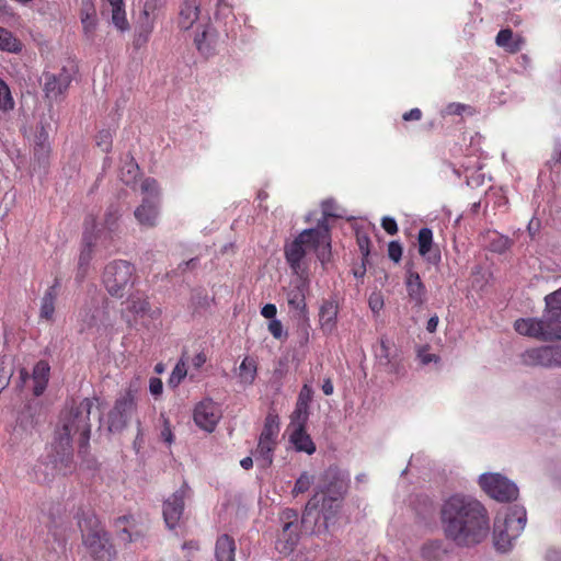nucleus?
<instances>
[{
	"label": "nucleus",
	"mask_w": 561,
	"mask_h": 561,
	"mask_svg": "<svg viewBox=\"0 0 561 561\" xmlns=\"http://www.w3.org/2000/svg\"><path fill=\"white\" fill-rule=\"evenodd\" d=\"M439 516L445 536L457 546L471 547L488 537L490 526L486 510L471 496H449L443 502Z\"/></svg>",
	"instance_id": "f257e3e1"
},
{
	"label": "nucleus",
	"mask_w": 561,
	"mask_h": 561,
	"mask_svg": "<svg viewBox=\"0 0 561 561\" xmlns=\"http://www.w3.org/2000/svg\"><path fill=\"white\" fill-rule=\"evenodd\" d=\"M92 408L93 400L84 398L80 401L71 400L61 411L50 455L53 468L57 473L66 476L73 469L72 437L75 435H79L80 450H85L89 446Z\"/></svg>",
	"instance_id": "f03ea898"
},
{
	"label": "nucleus",
	"mask_w": 561,
	"mask_h": 561,
	"mask_svg": "<svg viewBox=\"0 0 561 561\" xmlns=\"http://www.w3.org/2000/svg\"><path fill=\"white\" fill-rule=\"evenodd\" d=\"M309 251H314L322 264L330 260L331 233L325 220L319 221L316 228L305 229L285 244V259L295 275H308L304 260Z\"/></svg>",
	"instance_id": "7ed1b4c3"
},
{
	"label": "nucleus",
	"mask_w": 561,
	"mask_h": 561,
	"mask_svg": "<svg viewBox=\"0 0 561 561\" xmlns=\"http://www.w3.org/2000/svg\"><path fill=\"white\" fill-rule=\"evenodd\" d=\"M546 309L541 319H518L517 333L540 341H561V287L545 297Z\"/></svg>",
	"instance_id": "20e7f679"
},
{
	"label": "nucleus",
	"mask_w": 561,
	"mask_h": 561,
	"mask_svg": "<svg viewBox=\"0 0 561 561\" xmlns=\"http://www.w3.org/2000/svg\"><path fill=\"white\" fill-rule=\"evenodd\" d=\"M79 526L82 543L94 561H113L116 558L111 536L96 517H88Z\"/></svg>",
	"instance_id": "39448f33"
},
{
	"label": "nucleus",
	"mask_w": 561,
	"mask_h": 561,
	"mask_svg": "<svg viewBox=\"0 0 561 561\" xmlns=\"http://www.w3.org/2000/svg\"><path fill=\"white\" fill-rule=\"evenodd\" d=\"M138 279L136 267L126 260H113L102 273V282L107 293L115 298L125 297Z\"/></svg>",
	"instance_id": "423d86ee"
},
{
	"label": "nucleus",
	"mask_w": 561,
	"mask_h": 561,
	"mask_svg": "<svg viewBox=\"0 0 561 561\" xmlns=\"http://www.w3.org/2000/svg\"><path fill=\"white\" fill-rule=\"evenodd\" d=\"M526 511L524 507L514 506L508 510L503 520L494 523V546L499 551H507L523 533L526 525Z\"/></svg>",
	"instance_id": "0eeeda50"
},
{
	"label": "nucleus",
	"mask_w": 561,
	"mask_h": 561,
	"mask_svg": "<svg viewBox=\"0 0 561 561\" xmlns=\"http://www.w3.org/2000/svg\"><path fill=\"white\" fill-rule=\"evenodd\" d=\"M137 391V387L130 383L125 392L116 399L108 413V430L111 432H121L127 426L136 411Z\"/></svg>",
	"instance_id": "6e6552de"
},
{
	"label": "nucleus",
	"mask_w": 561,
	"mask_h": 561,
	"mask_svg": "<svg viewBox=\"0 0 561 561\" xmlns=\"http://www.w3.org/2000/svg\"><path fill=\"white\" fill-rule=\"evenodd\" d=\"M482 490L499 502H511L517 499L518 489L500 473H484L479 479Z\"/></svg>",
	"instance_id": "1a4fd4ad"
},
{
	"label": "nucleus",
	"mask_w": 561,
	"mask_h": 561,
	"mask_svg": "<svg viewBox=\"0 0 561 561\" xmlns=\"http://www.w3.org/2000/svg\"><path fill=\"white\" fill-rule=\"evenodd\" d=\"M114 529L117 538L124 543L144 545L148 526L134 515H123L115 519Z\"/></svg>",
	"instance_id": "9d476101"
},
{
	"label": "nucleus",
	"mask_w": 561,
	"mask_h": 561,
	"mask_svg": "<svg viewBox=\"0 0 561 561\" xmlns=\"http://www.w3.org/2000/svg\"><path fill=\"white\" fill-rule=\"evenodd\" d=\"M121 216L119 206L111 205L105 211L101 227L96 222V228L92 230V236L95 240H100L104 250H108L114 241L113 234L118 230Z\"/></svg>",
	"instance_id": "9b49d317"
},
{
	"label": "nucleus",
	"mask_w": 561,
	"mask_h": 561,
	"mask_svg": "<svg viewBox=\"0 0 561 561\" xmlns=\"http://www.w3.org/2000/svg\"><path fill=\"white\" fill-rule=\"evenodd\" d=\"M309 290L308 275H296L286 290V299L290 310L297 312L300 318H307L308 309L306 295Z\"/></svg>",
	"instance_id": "f8f14e48"
},
{
	"label": "nucleus",
	"mask_w": 561,
	"mask_h": 561,
	"mask_svg": "<svg viewBox=\"0 0 561 561\" xmlns=\"http://www.w3.org/2000/svg\"><path fill=\"white\" fill-rule=\"evenodd\" d=\"M342 500L343 497L318 490L307 502L302 518L305 519L313 512L321 510L324 515V519L328 520L337 514Z\"/></svg>",
	"instance_id": "ddd939ff"
},
{
	"label": "nucleus",
	"mask_w": 561,
	"mask_h": 561,
	"mask_svg": "<svg viewBox=\"0 0 561 561\" xmlns=\"http://www.w3.org/2000/svg\"><path fill=\"white\" fill-rule=\"evenodd\" d=\"M319 490L328 494L344 497L350 486V474L337 466H330L322 474Z\"/></svg>",
	"instance_id": "4468645a"
},
{
	"label": "nucleus",
	"mask_w": 561,
	"mask_h": 561,
	"mask_svg": "<svg viewBox=\"0 0 561 561\" xmlns=\"http://www.w3.org/2000/svg\"><path fill=\"white\" fill-rule=\"evenodd\" d=\"M188 486L184 483L179 490L171 494L163 503V518L170 529H174L184 512V500Z\"/></svg>",
	"instance_id": "2eb2a0df"
},
{
	"label": "nucleus",
	"mask_w": 561,
	"mask_h": 561,
	"mask_svg": "<svg viewBox=\"0 0 561 561\" xmlns=\"http://www.w3.org/2000/svg\"><path fill=\"white\" fill-rule=\"evenodd\" d=\"M193 417L199 428L210 433L218 424L221 413L211 399H205L196 404Z\"/></svg>",
	"instance_id": "dca6fc26"
},
{
	"label": "nucleus",
	"mask_w": 561,
	"mask_h": 561,
	"mask_svg": "<svg viewBox=\"0 0 561 561\" xmlns=\"http://www.w3.org/2000/svg\"><path fill=\"white\" fill-rule=\"evenodd\" d=\"M71 82V76L62 68L59 73H45L44 92L45 96L55 101L64 95Z\"/></svg>",
	"instance_id": "f3484780"
},
{
	"label": "nucleus",
	"mask_w": 561,
	"mask_h": 561,
	"mask_svg": "<svg viewBox=\"0 0 561 561\" xmlns=\"http://www.w3.org/2000/svg\"><path fill=\"white\" fill-rule=\"evenodd\" d=\"M159 213V201L145 197L141 204L136 207L134 216L141 227L154 228L158 225Z\"/></svg>",
	"instance_id": "a211bd4d"
},
{
	"label": "nucleus",
	"mask_w": 561,
	"mask_h": 561,
	"mask_svg": "<svg viewBox=\"0 0 561 561\" xmlns=\"http://www.w3.org/2000/svg\"><path fill=\"white\" fill-rule=\"evenodd\" d=\"M404 285L409 299L417 307L426 301V287L417 272L408 268L405 272Z\"/></svg>",
	"instance_id": "6ab92c4d"
},
{
	"label": "nucleus",
	"mask_w": 561,
	"mask_h": 561,
	"mask_svg": "<svg viewBox=\"0 0 561 561\" xmlns=\"http://www.w3.org/2000/svg\"><path fill=\"white\" fill-rule=\"evenodd\" d=\"M434 248V237L431 228L423 227L417 233V249L419 254L424 257L428 263L436 264L440 261V252Z\"/></svg>",
	"instance_id": "aec40b11"
},
{
	"label": "nucleus",
	"mask_w": 561,
	"mask_h": 561,
	"mask_svg": "<svg viewBox=\"0 0 561 561\" xmlns=\"http://www.w3.org/2000/svg\"><path fill=\"white\" fill-rule=\"evenodd\" d=\"M339 305L333 299L323 300L319 309V324L321 331L329 335L336 329Z\"/></svg>",
	"instance_id": "412c9836"
},
{
	"label": "nucleus",
	"mask_w": 561,
	"mask_h": 561,
	"mask_svg": "<svg viewBox=\"0 0 561 561\" xmlns=\"http://www.w3.org/2000/svg\"><path fill=\"white\" fill-rule=\"evenodd\" d=\"M201 0H183L180 5L178 26L183 31L193 27L201 14Z\"/></svg>",
	"instance_id": "4be33fe9"
},
{
	"label": "nucleus",
	"mask_w": 561,
	"mask_h": 561,
	"mask_svg": "<svg viewBox=\"0 0 561 561\" xmlns=\"http://www.w3.org/2000/svg\"><path fill=\"white\" fill-rule=\"evenodd\" d=\"M84 232H83V241L84 249L82 250L79 257V265H88L92 259L93 248L101 245L100 240H95L92 236V230L96 228V217L94 215H88L84 219Z\"/></svg>",
	"instance_id": "5701e85b"
},
{
	"label": "nucleus",
	"mask_w": 561,
	"mask_h": 561,
	"mask_svg": "<svg viewBox=\"0 0 561 561\" xmlns=\"http://www.w3.org/2000/svg\"><path fill=\"white\" fill-rule=\"evenodd\" d=\"M551 346L534 347L525 351L522 355L523 363L527 366H541L552 368Z\"/></svg>",
	"instance_id": "b1692460"
},
{
	"label": "nucleus",
	"mask_w": 561,
	"mask_h": 561,
	"mask_svg": "<svg viewBox=\"0 0 561 561\" xmlns=\"http://www.w3.org/2000/svg\"><path fill=\"white\" fill-rule=\"evenodd\" d=\"M313 399V389L305 383L298 394L296 408L293 413V422L307 423L309 416V407Z\"/></svg>",
	"instance_id": "393cba45"
},
{
	"label": "nucleus",
	"mask_w": 561,
	"mask_h": 561,
	"mask_svg": "<svg viewBox=\"0 0 561 561\" xmlns=\"http://www.w3.org/2000/svg\"><path fill=\"white\" fill-rule=\"evenodd\" d=\"M60 286V282L58 278H55L54 284L45 291L39 308V318L47 322L54 321L55 314V306L58 295V288Z\"/></svg>",
	"instance_id": "a878e982"
},
{
	"label": "nucleus",
	"mask_w": 561,
	"mask_h": 561,
	"mask_svg": "<svg viewBox=\"0 0 561 561\" xmlns=\"http://www.w3.org/2000/svg\"><path fill=\"white\" fill-rule=\"evenodd\" d=\"M126 310L135 317L148 316L151 319H157L160 316V310H152L148 298L139 295L128 297Z\"/></svg>",
	"instance_id": "bb28decb"
},
{
	"label": "nucleus",
	"mask_w": 561,
	"mask_h": 561,
	"mask_svg": "<svg viewBox=\"0 0 561 561\" xmlns=\"http://www.w3.org/2000/svg\"><path fill=\"white\" fill-rule=\"evenodd\" d=\"M495 44L510 54H517L525 45V39L520 35H514L511 28H503L496 35Z\"/></svg>",
	"instance_id": "cd10ccee"
},
{
	"label": "nucleus",
	"mask_w": 561,
	"mask_h": 561,
	"mask_svg": "<svg viewBox=\"0 0 561 561\" xmlns=\"http://www.w3.org/2000/svg\"><path fill=\"white\" fill-rule=\"evenodd\" d=\"M295 423L297 426L290 435V442L298 451H305L308 455H312L316 451V445L305 430L306 423Z\"/></svg>",
	"instance_id": "c85d7f7f"
},
{
	"label": "nucleus",
	"mask_w": 561,
	"mask_h": 561,
	"mask_svg": "<svg viewBox=\"0 0 561 561\" xmlns=\"http://www.w3.org/2000/svg\"><path fill=\"white\" fill-rule=\"evenodd\" d=\"M50 374V366L46 360H39L35 364L33 368V381L34 389L33 392L35 396H41L45 391Z\"/></svg>",
	"instance_id": "c756f323"
},
{
	"label": "nucleus",
	"mask_w": 561,
	"mask_h": 561,
	"mask_svg": "<svg viewBox=\"0 0 561 561\" xmlns=\"http://www.w3.org/2000/svg\"><path fill=\"white\" fill-rule=\"evenodd\" d=\"M276 445V443L259 439L256 449L252 455L260 468L267 469L272 466Z\"/></svg>",
	"instance_id": "7c9ffc66"
},
{
	"label": "nucleus",
	"mask_w": 561,
	"mask_h": 561,
	"mask_svg": "<svg viewBox=\"0 0 561 561\" xmlns=\"http://www.w3.org/2000/svg\"><path fill=\"white\" fill-rule=\"evenodd\" d=\"M421 561H448V551L442 541L426 542L421 549Z\"/></svg>",
	"instance_id": "2f4dec72"
},
{
	"label": "nucleus",
	"mask_w": 561,
	"mask_h": 561,
	"mask_svg": "<svg viewBox=\"0 0 561 561\" xmlns=\"http://www.w3.org/2000/svg\"><path fill=\"white\" fill-rule=\"evenodd\" d=\"M236 543L231 536L225 534L218 537L215 547L217 561H234Z\"/></svg>",
	"instance_id": "473e14b6"
},
{
	"label": "nucleus",
	"mask_w": 561,
	"mask_h": 561,
	"mask_svg": "<svg viewBox=\"0 0 561 561\" xmlns=\"http://www.w3.org/2000/svg\"><path fill=\"white\" fill-rule=\"evenodd\" d=\"M165 2L167 0H144L138 20L156 24L159 11L164 8Z\"/></svg>",
	"instance_id": "72a5a7b5"
},
{
	"label": "nucleus",
	"mask_w": 561,
	"mask_h": 561,
	"mask_svg": "<svg viewBox=\"0 0 561 561\" xmlns=\"http://www.w3.org/2000/svg\"><path fill=\"white\" fill-rule=\"evenodd\" d=\"M156 24L138 20L133 45L136 49H140L147 45L154 30Z\"/></svg>",
	"instance_id": "f704fd0d"
},
{
	"label": "nucleus",
	"mask_w": 561,
	"mask_h": 561,
	"mask_svg": "<svg viewBox=\"0 0 561 561\" xmlns=\"http://www.w3.org/2000/svg\"><path fill=\"white\" fill-rule=\"evenodd\" d=\"M22 43L12 32L0 26V50L19 54L22 50Z\"/></svg>",
	"instance_id": "c9c22d12"
},
{
	"label": "nucleus",
	"mask_w": 561,
	"mask_h": 561,
	"mask_svg": "<svg viewBox=\"0 0 561 561\" xmlns=\"http://www.w3.org/2000/svg\"><path fill=\"white\" fill-rule=\"evenodd\" d=\"M279 433V424L277 416L268 414L265 419L263 430L259 439L267 440L277 444V436Z\"/></svg>",
	"instance_id": "e433bc0d"
},
{
	"label": "nucleus",
	"mask_w": 561,
	"mask_h": 561,
	"mask_svg": "<svg viewBox=\"0 0 561 561\" xmlns=\"http://www.w3.org/2000/svg\"><path fill=\"white\" fill-rule=\"evenodd\" d=\"M257 366L253 358L245 357L239 367V378L244 385H252L256 377Z\"/></svg>",
	"instance_id": "4c0bfd02"
},
{
	"label": "nucleus",
	"mask_w": 561,
	"mask_h": 561,
	"mask_svg": "<svg viewBox=\"0 0 561 561\" xmlns=\"http://www.w3.org/2000/svg\"><path fill=\"white\" fill-rule=\"evenodd\" d=\"M82 26V34L87 42L93 43L96 37V31L99 26V18L96 15H92L89 18L80 19Z\"/></svg>",
	"instance_id": "58836bf2"
},
{
	"label": "nucleus",
	"mask_w": 561,
	"mask_h": 561,
	"mask_svg": "<svg viewBox=\"0 0 561 561\" xmlns=\"http://www.w3.org/2000/svg\"><path fill=\"white\" fill-rule=\"evenodd\" d=\"M313 482L314 476L307 471H304L296 480L295 485L291 490V495L296 497L299 494L306 493Z\"/></svg>",
	"instance_id": "ea45409f"
},
{
	"label": "nucleus",
	"mask_w": 561,
	"mask_h": 561,
	"mask_svg": "<svg viewBox=\"0 0 561 561\" xmlns=\"http://www.w3.org/2000/svg\"><path fill=\"white\" fill-rule=\"evenodd\" d=\"M194 44L197 50L204 56L213 54V46L208 42V30L205 26L201 33H197L194 38Z\"/></svg>",
	"instance_id": "a19ab883"
},
{
	"label": "nucleus",
	"mask_w": 561,
	"mask_h": 561,
	"mask_svg": "<svg viewBox=\"0 0 561 561\" xmlns=\"http://www.w3.org/2000/svg\"><path fill=\"white\" fill-rule=\"evenodd\" d=\"M100 310L99 309H95V310H91V309H85L83 311H81L79 313V317L82 321V324H81V328H80V332H84V331H88V330H91L93 328H95L98 325V322H96V319H98V316L96 313H99Z\"/></svg>",
	"instance_id": "79ce46f5"
},
{
	"label": "nucleus",
	"mask_w": 561,
	"mask_h": 561,
	"mask_svg": "<svg viewBox=\"0 0 561 561\" xmlns=\"http://www.w3.org/2000/svg\"><path fill=\"white\" fill-rule=\"evenodd\" d=\"M14 107V101L7 83L0 79V111L7 112Z\"/></svg>",
	"instance_id": "37998d69"
},
{
	"label": "nucleus",
	"mask_w": 561,
	"mask_h": 561,
	"mask_svg": "<svg viewBox=\"0 0 561 561\" xmlns=\"http://www.w3.org/2000/svg\"><path fill=\"white\" fill-rule=\"evenodd\" d=\"M112 22L115 25V27L121 32L129 30V23L126 18L124 7L112 10Z\"/></svg>",
	"instance_id": "c03bdc74"
},
{
	"label": "nucleus",
	"mask_w": 561,
	"mask_h": 561,
	"mask_svg": "<svg viewBox=\"0 0 561 561\" xmlns=\"http://www.w3.org/2000/svg\"><path fill=\"white\" fill-rule=\"evenodd\" d=\"M510 238L495 233L494 238L490 242V250L496 253H504L511 247Z\"/></svg>",
	"instance_id": "a18cd8bd"
},
{
	"label": "nucleus",
	"mask_w": 561,
	"mask_h": 561,
	"mask_svg": "<svg viewBox=\"0 0 561 561\" xmlns=\"http://www.w3.org/2000/svg\"><path fill=\"white\" fill-rule=\"evenodd\" d=\"M187 369L185 363L181 359L172 370V374L169 378V385L176 387L181 383V381L186 377Z\"/></svg>",
	"instance_id": "49530a36"
},
{
	"label": "nucleus",
	"mask_w": 561,
	"mask_h": 561,
	"mask_svg": "<svg viewBox=\"0 0 561 561\" xmlns=\"http://www.w3.org/2000/svg\"><path fill=\"white\" fill-rule=\"evenodd\" d=\"M280 519L284 522L283 533L286 534L293 524L298 519V513L296 510L286 508L280 514Z\"/></svg>",
	"instance_id": "de8ad7c7"
},
{
	"label": "nucleus",
	"mask_w": 561,
	"mask_h": 561,
	"mask_svg": "<svg viewBox=\"0 0 561 561\" xmlns=\"http://www.w3.org/2000/svg\"><path fill=\"white\" fill-rule=\"evenodd\" d=\"M95 0H80L79 18L96 15Z\"/></svg>",
	"instance_id": "09e8293b"
},
{
	"label": "nucleus",
	"mask_w": 561,
	"mask_h": 561,
	"mask_svg": "<svg viewBox=\"0 0 561 561\" xmlns=\"http://www.w3.org/2000/svg\"><path fill=\"white\" fill-rule=\"evenodd\" d=\"M96 145L102 148L104 152H108L112 147V134L107 129H103L96 135Z\"/></svg>",
	"instance_id": "8fccbe9b"
},
{
	"label": "nucleus",
	"mask_w": 561,
	"mask_h": 561,
	"mask_svg": "<svg viewBox=\"0 0 561 561\" xmlns=\"http://www.w3.org/2000/svg\"><path fill=\"white\" fill-rule=\"evenodd\" d=\"M141 191L148 193L153 199L159 201V187L158 182L154 179H146L141 183Z\"/></svg>",
	"instance_id": "3c124183"
},
{
	"label": "nucleus",
	"mask_w": 561,
	"mask_h": 561,
	"mask_svg": "<svg viewBox=\"0 0 561 561\" xmlns=\"http://www.w3.org/2000/svg\"><path fill=\"white\" fill-rule=\"evenodd\" d=\"M402 252H403V249L399 241H390L389 242V244H388L389 259H391L393 262L398 263V262H400V260L402 257Z\"/></svg>",
	"instance_id": "603ef678"
},
{
	"label": "nucleus",
	"mask_w": 561,
	"mask_h": 561,
	"mask_svg": "<svg viewBox=\"0 0 561 561\" xmlns=\"http://www.w3.org/2000/svg\"><path fill=\"white\" fill-rule=\"evenodd\" d=\"M268 331L273 335V337H275L277 340L286 337V334L284 333V330H283V324L277 319L271 320V322L268 323Z\"/></svg>",
	"instance_id": "864d4df0"
},
{
	"label": "nucleus",
	"mask_w": 561,
	"mask_h": 561,
	"mask_svg": "<svg viewBox=\"0 0 561 561\" xmlns=\"http://www.w3.org/2000/svg\"><path fill=\"white\" fill-rule=\"evenodd\" d=\"M381 227L390 236L396 234L399 230L397 221L392 217H383L381 220Z\"/></svg>",
	"instance_id": "5fc2aeb1"
},
{
	"label": "nucleus",
	"mask_w": 561,
	"mask_h": 561,
	"mask_svg": "<svg viewBox=\"0 0 561 561\" xmlns=\"http://www.w3.org/2000/svg\"><path fill=\"white\" fill-rule=\"evenodd\" d=\"M49 153V145L45 141L37 142L34 148V154L38 159L46 160Z\"/></svg>",
	"instance_id": "6e6d98bb"
},
{
	"label": "nucleus",
	"mask_w": 561,
	"mask_h": 561,
	"mask_svg": "<svg viewBox=\"0 0 561 561\" xmlns=\"http://www.w3.org/2000/svg\"><path fill=\"white\" fill-rule=\"evenodd\" d=\"M149 390H150L152 396H156V397L160 396L162 393V390H163L162 380L160 378H157V377L150 378V380H149Z\"/></svg>",
	"instance_id": "4d7b16f0"
},
{
	"label": "nucleus",
	"mask_w": 561,
	"mask_h": 561,
	"mask_svg": "<svg viewBox=\"0 0 561 561\" xmlns=\"http://www.w3.org/2000/svg\"><path fill=\"white\" fill-rule=\"evenodd\" d=\"M467 108V105L462 103H450L446 106V114L447 115H461Z\"/></svg>",
	"instance_id": "13d9d810"
},
{
	"label": "nucleus",
	"mask_w": 561,
	"mask_h": 561,
	"mask_svg": "<svg viewBox=\"0 0 561 561\" xmlns=\"http://www.w3.org/2000/svg\"><path fill=\"white\" fill-rule=\"evenodd\" d=\"M369 238L367 236H357V243L360 250V253L364 257L369 254Z\"/></svg>",
	"instance_id": "bf43d9fd"
},
{
	"label": "nucleus",
	"mask_w": 561,
	"mask_h": 561,
	"mask_svg": "<svg viewBox=\"0 0 561 561\" xmlns=\"http://www.w3.org/2000/svg\"><path fill=\"white\" fill-rule=\"evenodd\" d=\"M277 313V308L275 305L273 304H266L262 310H261V314L266 318V319H271L273 320L275 318Z\"/></svg>",
	"instance_id": "052dcab7"
},
{
	"label": "nucleus",
	"mask_w": 561,
	"mask_h": 561,
	"mask_svg": "<svg viewBox=\"0 0 561 561\" xmlns=\"http://www.w3.org/2000/svg\"><path fill=\"white\" fill-rule=\"evenodd\" d=\"M417 357L420 358L423 365H427L432 362H437L439 359L437 355L431 354L426 351H420Z\"/></svg>",
	"instance_id": "680f3d73"
},
{
	"label": "nucleus",
	"mask_w": 561,
	"mask_h": 561,
	"mask_svg": "<svg viewBox=\"0 0 561 561\" xmlns=\"http://www.w3.org/2000/svg\"><path fill=\"white\" fill-rule=\"evenodd\" d=\"M422 111L417 107L415 108H412L408 112H405L403 115H402V118L407 122L409 121H420L422 118Z\"/></svg>",
	"instance_id": "e2e57ef3"
},
{
	"label": "nucleus",
	"mask_w": 561,
	"mask_h": 561,
	"mask_svg": "<svg viewBox=\"0 0 561 561\" xmlns=\"http://www.w3.org/2000/svg\"><path fill=\"white\" fill-rule=\"evenodd\" d=\"M552 354V367L561 366V344L557 346H551Z\"/></svg>",
	"instance_id": "0e129e2a"
},
{
	"label": "nucleus",
	"mask_w": 561,
	"mask_h": 561,
	"mask_svg": "<svg viewBox=\"0 0 561 561\" xmlns=\"http://www.w3.org/2000/svg\"><path fill=\"white\" fill-rule=\"evenodd\" d=\"M369 307L374 312H378L383 307V300L380 296H370Z\"/></svg>",
	"instance_id": "69168bd1"
},
{
	"label": "nucleus",
	"mask_w": 561,
	"mask_h": 561,
	"mask_svg": "<svg viewBox=\"0 0 561 561\" xmlns=\"http://www.w3.org/2000/svg\"><path fill=\"white\" fill-rule=\"evenodd\" d=\"M206 355L203 352H199L193 357L192 364L194 368L199 369L206 363Z\"/></svg>",
	"instance_id": "338daca9"
},
{
	"label": "nucleus",
	"mask_w": 561,
	"mask_h": 561,
	"mask_svg": "<svg viewBox=\"0 0 561 561\" xmlns=\"http://www.w3.org/2000/svg\"><path fill=\"white\" fill-rule=\"evenodd\" d=\"M547 561H561V551L560 550H549L546 554Z\"/></svg>",
	"instance_id": "774afa93"
}]
</instances>
